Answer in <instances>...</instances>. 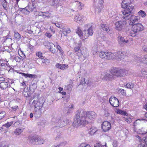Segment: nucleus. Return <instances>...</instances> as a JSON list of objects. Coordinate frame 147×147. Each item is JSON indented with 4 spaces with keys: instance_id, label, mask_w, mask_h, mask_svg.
Returning a JSON list of instances; mask_svg holds the SVG:
<instances>
[{
    "instance_id": "f257e3e1",
    "label": "nucleus",
    "mask_w": 147,
    "mask_h": 147,
    "mask_svg": "<svg viewBox=\"0 0 147 147\" xmlns=\"http://www.w3.org/2000/svg\"><path fill=\"white\" fill-rule=\"evenodd\" d=\"M86 111L83 110L77 113L75 122L77 123L78 126H84L88 123V118L86 117Z\"/></svg>"
},
{
    "instance_id": "f03ea898",
    "label": "nucleus",
    "mask_w": 147,
    "mask_h": 147,
    "mask_svg": "<svg viewBox=\"0 0 147 147\" xmlns=\"http://www.w3.org/2000/svg\"><path fill=\"white\" fill-rule=\"evenodd\" d=\"M53 121H54L56 125V127H62L69 123V120L66 119H61L60 117H57L55 119H53Z\"/></svg>"
},
{
    "instance_id": "7ed1b4c3",
    "label": "nucleus",
    "mask_w": 147,
    "mask_h": 147,
    "mask_svg": "<svg viewBox=\"0 0 147 147\" xmlns=\"http://www.w3.org/2000/svg\"><path fill=\"white\" fill-rule=\"evenodd\" d=\"M144 29V27L142 25L139 23L136 24L132 26L131 31L133 33H131L130 35L132 36H135L136 33L142 31Z\"/></svg>"
},
{
    "instance_id": "20e7f679",
    "label": "nucleus",
    "mask_w": 147,
    "mask_h": 147,
    "mask_svg": "<svg viewBox=\"0 0 147 147\" xmlns=\"http://www.w3.org/2000/svg\"><path fill=\"white\" fill-rule=\"evenodd\" d=\"M134 8V6L129 7L128 9H125L122 11V17L125 20H128L131 18L132 15L131 14Z\"/></svg>"
},
{
    "instance_id": "39448f33",
    "label": "nucleus",
    "mask_w": 147,
    "mask_h": 147,
    "mask_svg": "<svg viewBox=\"0 0 147 147\" xmlns=\"http://www.w3.org/2000/svg\"><path fill=\"white\" fill-rule=\"evenodd\" d=\"M111 73L112 75L114 76L118 77H124L127 73L126 71L123 69L119 70L114 69L111 70Z\"/></svg>"
},
{
    "instance_id": "423d86ee",
    "label": "nucleus",
    "mask_w": 147,
    "mask_h": 147,
    "mask_svg": "<svg viewBox=\"0 0 147 147\" xmlns=\"http://www.w3.org/2000/svg\"><path fill=\"white\" fill-rule=\"evenodd\" d=\"M127 22L125 20H120L116 22L115 25V29L119 31L123 30L125 27Z\"/></svg>"
},
{
    "instance_id": "0eeeda50",
    "label": "nucleus",
    "mask_w": 147,
    "mask_h": 147,
    "mask_svg": "<svg viewBox=\"0 0 147 147\" xmlns=\"http://www.w3.org/2000/svg\"><path fill=\"white\" fill-rule=\"evenodd\" d=\"M87 32L86 30H84L82 32L79 27H78L76 32L77 34H78L80 38L83 40L87 38L88 37V34H87Z\"/></svg>"
},
{
    "instance_id": "6e6552de",
    "label": "nucleus",
    "mask_w": 147,
    "mask_h": 147,
    "mask_svg": "<svg viewBox=\"0 0 147 147\" xmlns=\"http://www.w3.org/2000/svg\"><path fill=\"white\" fill-rule=\"evenodd\" d=\"M115 59H119L123 58L125 56H126V52L123 50H119L116 52L114 53Z\"/></svg>"
},
{
    "instance_id": "1a4fd4ad",
    "label": "nucleus",
    "mask_w": 147,
    "mask_h": 147,
    "mask_svg": "<svg viewBox=\"0 0 147 147\" xmlns=\"http://www.w3.org/2000/svg\"><path fill=\"white\" fill-rule=\"evenodd\" d=\"M109 101L111 105L114 107H117L119 106V101L115 97L111 96L109 98Z\"/></svg>"
},
{
    "instance_id": "9d476101",
    "label": "nucleus",
    "mask_w": 147,
    "mask_h": 147,
    "mask_svg": "<svg viewBox=\"0 0 147 147\" xmlns=\"http://www.w3.org/2000/svg\"><path fill=\"white\" fill-rule=\"evenodd\" d=\"M139 22L140 19L138 16L132 15L129 19V24L130 25L133 26Z\"/></svg>"
},
{
    "instance_id": "9b49d317",
    "label": "nucleus",
    "mask_w": 147,
    "mask_h": 147,
    "mask_svg": "<svg viewBox=\"0 0 147 147\" xmlns=\"http://www.w3.org/2000/svg\"><path fill=\"white\" fill-rule=\"evenodd\" d=\"M86 117H87L88 120L89 119L92 120H93L96 119L97 117L96 113L94 111H86Z\"/></svg>"
},
{
    "instance_id": "f8f14e48",
    "label": "nucleus",
    "mask_w": 147,
    "mask_h": 147,
    "mask_svg": "<svg viewBox=\"0 0 147 147\" xmlns=\"http://www.w3.org/2000/svg\"><path fill=\"white\" fill-rule=\"evenodd\" d=\"M111 127V124L108 121H105L103 122L102 125V128L104 132L109 131Z\"/></svg>"
},
{
    "instance_id": "ddd939ff",
    "label": "nucleus",
    "mask_w": 147,
    "mask_h": 147,
    "mask_svg": "<svg viewBox=\"0 0 147 147\" xmlns=\"http://www.w3.org/2000/svg\"><path fill=\"white\" fill-rule=\"evenodd\" d=\"M48 3L49 5L56 8L60 5L59 0H50L48 1Z\"/></svg>"
},
{
    "instance_id": "4468645a",
    "label": "nucleus",
    "mask_w": 147,
    "mask_h": 147,
    "mask_svg": "<svg viewBox=\"0 0 147 147\" xmlns=\"http://www.w3.org/2000/svg\"><path fill=\"white\" fill-rule=\"evenodd\" d=\"M81 46V44H79L78 46L76 47H74V50L76 54L79 57L81 56L82 55H83L84 57H87L88 55V54L87 53H86V54H84V55H83L81 53V51L80 49V47Z\"/></svg>"
},
{
    "instance_id": "2eb2a0df",
    "label": "nucleus",
    "mask_w": 147,
    "mask_h": 147,
    "mask_svg": "<svg viewBox=\"0 0 147 147\" xmlns=\"http://www.w3.org/2000/svg\"><path fill=\"white\" fill-rule=\"evenodd\" d=\"M131 0H123L121 3L122 7L128 9L129 7L133 6L131 5Z\"/></svg>"
},
{
    "instance_id": "dca6fc26",
    "label": "nucleus",
    "mask_w": 147,
    "mask_h": 147,
    "mask_svg": "<svg viewBox=\"0 0 147 147\" xmlns=\"http://www.w3.org/2000/svg\"><path fill=\"white\" fill-rule=\"evenodd\" d=\"M101 78L102 80L107 81H109L113 79V76L109 74L106 73L104 74L101 76Z\"/></svg>"
},
{
    "instance_id": "f3484780",
    "label": "nucleus",
    "mask_w": 147,
    "mask_h": 147,
    "mask_svg": "<svg viewBox=\"0 0 147 147\" xmlns=\"http://www.w3.org/2000/svg\"><path fill=\"white\" fill-rule=\"evenodd\" d=\"M44 103V102H40L39 101L36 102L34 100L32 102V105L34 106L35 109H42Z\"/></svg>"
},
{
    "instance_id": "a211bd4d",
    "label": "nucleus",
    "mask_w": 147,
    "mask_h": 147,
    "mask_svg": "<svg viewBox=\"0 0 147 147\" xmlns=\"http://www.w3.org/2000/svg\"><path fill=\"white\" fill-rule=\"evenodd\" d=\"M85 27L86 29H88L87 31V34H88V37L89 36H92L93 33L92 26L89 24H88L86 25Z\"/></svg>"
},
{
    "instance_id": "6ab92c4d",
    "label": "nucleus",
    "mask_w": 147,
    "mask_h": 147,
    "mask_svg": "<svg viewBox=\"0 0 147 147\" xmlns=\"http://www.w3.org/2000/svg\"><path fill=\"white\" fill-rule=\"evenodd\" d=\"M84 16L82 15L78 14L75 16L74 20L75 21L80 24L83 21Z\"/></svg>"
},
{
    "instance_id": "aec40b11",
    "label": "nucleus",
    "mask_w": 147,
    "mask_h": 147,
    "mask_svg": "<svg viewBox=\"0 0 147 147\" xmlns=\"http://www.w3.org/2000/svg\"><path fill=\"white\" fill-rule=\"evenodd\" d=\"M42 114V109H34V116L36 117H40Z\"/></svg>"
},
{
    "instance_id": "412c9836",
    "label": "nucleus",
    "mask_w": 147,
    "mask_h": 147,
    "mask_svg": "<svg viewBox=\"0 0 147 147\" xmlns=\"http://www.w3.org/2000/svg\"><path fill=\"white\" fill-rule=\"evenodd\" d=\"M97 131V129L94 127H92L88 130V133L90 135H93Z\"/></svg>"
},
{
    "instance_id": "4be33fe9",
    "label": "nucleus",
    "mask_w": 147,
    "mask_h": 147,
    "mask_svg": "<svg viewBox=\"0 0 147 147\" xmlns=\"http://www.w3.org/2000/svg\"><path fill=\"white\" fill-rule=\"evenodd\" d=\"M74 4L76 6V7H77V9L79 10H81L82 7L84 6V4L83 3L78 1H75Z\"/></svg>"
},
{
    "instance_id": "5701e85b",
    "label": "nucleus",
    "mask_w": 147,
    "mask_h": 147,
    "mask_svg": "<svg viewBox=\"0 0 147 147\" xmlns=\"http://www.w3.org/2000/svg\"><path fill=\"white\" fill-rule=\"evenodd\" d=\"M106 59L110 60L115 59L114 53H112L111 52L106 51Z\"/></svg>"
},
{
    "instance_id": "b1692460",
    "label": "nucleus",
    "mask_w": 147,
    "mask_h": 147,
    "mask_svg": "<svg viewBox=\"0 0 147 147\" xmlns=\"http://www.w3.org/2000/svg\"><path fill=\"white\" fill-rule=\"evenodd\" d=\"M8 80H6L4 82H0L1 88L4 90L7 88L8 86Z\"/></svg>"
},
{
    "instance_id": "393cba45",
    "label": "nucleus",
    "mask_w": 147,
    "mask_h": 147,
    "mask_svg": "<svg viewBox=\"0 0 147 147\" xmlns=\"http://www.w3.org/2000/svg\"><path fill=\"white\" fill-rule=\"evenodd\" d=\"M36 136H30L28 137V139L29 142L31 143L35 144V140L36 139Z\"/></svg>"
},
{
    "instance_id": "a878e982",
    "label": "nucleus",
    "mask_w": 147,
    "mask_h": 147,
    "mask_svg": "<svg viewBox=\"0 0 147 147\" xmlns=\"http://www.w3.org/2000/svg\"><path fill=\"white\" fill-rule=\"evenodd\" d=\"M109 27V25L108 24H102L101 25V27L102 29L107 33L110 31Z\"/></svg>"
},
{
    "instance_id": "bb28decb",
    "label": "nucleus",
    "mask_w": 147,
    "mask_h": 147,
    "mask_svg": "<svg viewBox=\"0 0 147 147\" xmlns=\"http://www.w3.org/2000/svg\"><path fill=\"white\" fill-rule=\"evenodd\" d=\"M106 52L101 51L98 52V55L99 57L103 59H106Z\"/></svg>"
},
{
    "instance_id": "cd10ccee",
    "label": "nucleus",
    "mask_w": 147,
    "mask_h": 147,
    "mask_svg": "<svg viewBox=\"0 0 147 147\" xmlns=\"http://www.w3.org/2000/svg\"><path fill=\"white\" fill-rule=\"evenodd\" d=\"M36 140H37V141L36 142V143H35V144L36 145L41 144L44 142V140L40 137L36 136Z\"/></svg>"
},
{
    "instance_id": "c85d7f7f",
    "label": "nucleus",
    "mask_w": 147,
    "mask_h": 147,
    "mask_svg": "<svg viewBox=\"0 0 147 147\" xmlns=\"http://www.w3.org/2000/svg\"><path fill=\"white\" fill-rule=\"evenodd\" d=\"M20 74H22V76H24L26 78L28 77L30 78H34L36 76V75H33L32 74H26L22 73H21Z\"/></svg>"
},
{
    "instance_id": "c756f323",
    "label": "nucleus",
    "mask_w": 147,
    "mask_h": 147,
    "mask_svg": "<svg viewBox=\"0 0 147 147\" xmlns=\"http://www.w3.org/2000/svg\"><path fill=\"white\" fill-rule=\"evenodd\" d=\"M118 41L119 44H126V40H125L123 37L120 36L118 37Z\"/></svg>"
},
{
    "instance_id": "7c9ffc66",
    "label": "nucleus",
    "mask_w": 147,
    "mask_h": 147,
    "mask_svg": "<svg viewBox=\"0 0 147 147\" xmlns=\"http://www.w3.org/2000/svg\"><path fill=\"white\" fill-rule=\"evenodd\" d=\"M23 95L26 97H28L30 96V92L27 89H24L23 91Z\"/></svg>"
},
{
    "instance_id": "2f4dec72",
    "label": "nucleus",
    "mask_w": 147,
    "mask_h": 147,
    "mask_svg": "<svg viewBox=\"0 0 147 147\" xmlns=\"http://www.w3.org/2000/svg\"><path fill=\"white\" fill-rule=\"evenodd\" d=\"M23 131V129L22 128H16L15 130L14 133L16 136L19 135Z\"/></svg>"
},
{
    "instance_id": "473e14b6",
    "label": "nucleus",
    "mask_w": 147,
    "mask_h": 147,
    "mask_svg": "<svg viewBox=\"0 0 147 147\" xmlns=\"http://www.w3.org/2000/svg\"><path fill=\"white\" fill-rule=\"evenodd\" d=\"M115 112L116 113L122 115H127L128 114L125 111H123L121 109H116Z\"/></svg>"
},
{
    "instance_id": "72a5a7b5",
    "label": "nucleus",
    "mask_w": 147,
    "mask_h": 147,
    "mask_svg": "<svg viewBox=\"0 0 147 147\" xmlns=\"http://www.w3.org/2000/svg\"><path fill=\"white\" fill-rule=\"evenodd\" d=\"M14 33L15 38L17 40H19L21 38L20 34L16 31H15L14 32Z\"/></svg>"
},
{
    "instance_id": "f704fd0d",
    "label": "nucleus",
    "mask_w": 147,
    "mask_h": 147,
    "mask_svg": "<svg viewBox=\"0 0 147 147\" xmlns=\"http://www.w3.org/2000/svg\"><path fill=\"white\" fill-rule=\"evenodd\" d=\"M126 116V117H123V119L127 123H130L132 122L131 118L127 116V115Z\"/></svg>"
},
{
    "instance_id": "c9c22d12",
    "label": "nucleus",
    "mask_w": 147,
    "mask_h": 147,
    "mask_svg": "<svg viewBox=\"0 0 147 147\" xmlns=\"http://www.w3.org/2000/svg\"><path fill=\"white\" fill-rule=\"evenodd\" d=\"M138 14L141 17L144 18L146 16V14L145 12L143 11L140 10L138 12Z\"/></svg>"
},
{
    "instance_id": "e433bc0d",
    "label": "nucleus",
    "mask_w": 147,
    "mask_h": 147,
    "mask_svg": "<svg viewBox=\"0 0 147 147\" xmlns=\"http://www.w3.org/2000/svg\"><path fill=\"white\" fill-rule=\"evenodd\" d=\"M97 46L93 47L92 48V52L93 55H95L96 53H98V49Z\"/></svg>"
},
{
    "instance_id": "4c0bfd02",
    "label": "nucleus",
    "mask_w": 147,
    "mask_h": 147,
    "mask_svg": "<svg viewBox=\"0 0 147 147\" xmlns=\"http://www.w3.org/2000/svg\"><path fill=\"white\" fill-rule=\"evenodd\" d=\"M19 11L26 14H28L30 13V12L27 10L25 8H20Z\"/></svg>"
},
{
    "instance_id": "58836bf2",
    "label": "nucleus",
    "mask_w": 147,
    "mask_h": 147,
    "mask_svg": "<svg viewBox=\"0 0 147 147\" xmlns=\"http://www.w3.org/2000/svg\"><path fill=\"white\" fill-rule=\"evenodd\" d=\"M134 83L131 82L127 83L125 85V86L127 88L131 89L132 88L134 87Z\"/></svg>"
},
{
    "instance_id": "ea45409f",
    "label": "nucleus",
    "mask_w": 147,
    "mask_h": 147,
    "mask_svg": "<svg viewBox=\"0 0 147 147\" xmlns=\"http://www.w3.org/2000/svg\"><path fill=\"white\" fill-rule=\"evenodd\" d=\"M146 120L144 119H141L136 120L134 122V128H136V126L137 124H139L140 123L139 122V121H146Z\"/></svg>"
},
{
    "instance_id": "a19ab883",
    "label": "nucleus",
    "mask_w": 147,
    "mask_h": 147,
    "mask_svg": "<svg viewBox=\"0 0 147 147\" xmlns=\"http://www.w3.org/2000/svg\"><path fill=\"white\" fill-rule=\"evenodd\" d=\"M127 44L129 46L132 45L133 44V40L132 38L126 40V44Z\"/></svg>"
},
{
    "instance_id": "79ce46f5",
    "label": "nucleus",
    "mask_w": 147,
    "mask_h": 147,
    "mask_svg": "<svg viewBox=\"0 0 147 147\" xmlns=\"http://www.w3.org/2000/svg\"><path fill=\"white\" fill-rule=\"evenodd\" d=\"M36 55L40 58L42 59L44 58V57L42 56V52L40 51L36 52Z\"/></svg>"
},
{
    "instance_id": "37998d69",
    "label": "nucleus",
    "mask_w": 147,
    "mask_h": 147,
    "mask_svg": "<svg viewBox=\"0 0 147 147\" xmlns=\"http://www.w3.org/2000/svg\"><path fill=\"white\" fill-rule=\"evenodd\" d=\"M68 65L66 64H61L60 66V69L62 70H64L68 68Z\"/></svg>"
},
{
    "instance_id": "c03bdc74",
    "label": "nucleus",
    "mask_w": 147,
    "mask_h": 147,
    "mask_svg": "<svg viewBox=\"0 0 147 147\" xmlns=\"http://www.w3.org/2000/svg\"><path fill=\"white\" fill-rule=\"evenodd\" d=\"M13 124L12 121L8 122L7 123L3 125V126H4L6 127H9L11 126Z\"/></svg>"
},
{
    "instance_id": "a18cd8bd",
    "label": "nucleus",
    "mask_w": 147,
    "mask_h": 147,
    "mask_svg": "<svg viewBox=\"0 0 147 147\" xmlns=\"http://www.w3.org/2000/svg\"><path fill=\"white\" fill-rule=\"evenodd\" d=\"M119 92H120L123 95H125L126 94L125 91L122 89H119L118 90Z\"/></svg>"
},
{
    "instance_id": "49530a36",
    "label": "nucleus",
    "mask_w": 147,
    "mask_h": 147,
    "mask_svg": "<svg viewBox=\"0 0 147 147\" xmlns=\"http://www.w3.org/2000/svg\"><path fill=\"white\" fill-rule=\"evenodd\" d=\"M5 111H2L0 113V119H1L5 115Z\"/></svg>"
},
{
    "instance_id": "de8ad7c7",
    "label": "nucleus",
    "mask_w": 147,
    "mask_h": 147,
    "mask_svg": "<svg viewBox=\"0 0 147 147\" xmlns=\"http://www.w3.org/2000/svg\"><path fill=\"white\" fill-rule=\"evenodd\" d=\"M94 147H107L106 145L102 146L100 143H97L94 145Z\"/></svg>"
},
{
    "instance_id": "09e8293b",
    "label": "nucleus",
    "mask_w": 147,
    "mask_h": 147,
    "mask_svg": "<svg viewBox=\"0 0 147 147\" xmlns=\"http://www.w3.org/2000/svg\"><path fill=\"white\" fill-rule=\"evenodd\" d=\"M74 105H70L68 108V111L67 112V113H69L70 111H71L73 109Z\"/></svg>"
},
{
    "instance_id": "8fccbe9b",
    "label": "nucleus",
    "mask_w": 147,
    "mask_h": 147,
    "mask_svg": "<svg viewBox=\"0 0 147 147\" xmlns=\"http://www.w3.org/2000/svg\"><path fill=\"white\" fill-rule=\"evenodd\" d=\"M113 147H117L118 145L117 142L115 140L113 141L112 144Z\"/></svg>"
},
{
    "instance_id": "3c124183",
    "label": "nucleus",
    "mask_w": 147,
    "mask_h": 147,
    "mask_svg": "<svg viewBox=\"0 0 147 147\" xmlns=\"http://www.w3.org/2000/svg\"><path fill=\"white\" fill-rule=\"evenodd\" d=\"M147 57L146 56H145L143 57V58H142V59L141 60L144 63H147V61L146 60Z\"/></svg>"
},
{
    "instance_id": "603ef678",
    "label": "nucleus",
    "mask_w": 147,
    "mask_h": 147,
    "mask_svg": "<svg viewBox=\"0 0 147 147\" xmlns=\"http://www.w3.org/2000/svg\"><path fill=\"white\" fill-rule=\"evenodd\" d=\"M63 32H65L66 33H69L70 32V29L69 28H67V29H63Z\"/></svg>"
},
{
    "instance_id": "864d4df0",
    "label": "nucleus",
    "mask_w": 147,
    "mask_h": 147,
    "mask_svg": "<svg viewBox=\"0 0 147 147\" xmlns=\"http://www.w3.org/2000/svg\"><path fill=\"white\" fill-rule=\"evenodd\" d=\"M10 108H11L12 110L11 111H16V109L18 108L17 106H13L12 107H10Z\"/></svg>"
},
{
    "instance_id": "5fc2aeb1",
    "label": "nucleus",
    "mask_w": 147,
    "mask_h": 147,
    "mask_svg": "<svg viewBox=\"0 0 147 147\" xmlns=\"http://www.w3.org/2000/svg\"><path fill=\"white\" fill-rule=\"evenodd\" d=\"M15 60L18 62H20L21 60V59L18 56L16 57L15 58Z\"/></svg>"
},
{
    "instance_id": "6e6d98bb",
    "label": "nucleus",
    "mask_w": 147,
    "mask_h": 147,
    "mask_svg": "<svg viewBox=\"0 0 147 147\" xmlns=\"http://www.w3.org/2000/svg\"><path fill=\"white\" fill-rule=\"evenodd\" d=\"M103 6H100V5H98V7H97V9H98V13H100L102 9H103Z\"/></svg>"
},
{
    "instance_id": "4d7b16f0",
    "label": "nucleus",
    "mask_w": 147,
    "mask_h": 147,
    "mask_svg": "<svg viewBox=\"0 0 147 147\" xmlns=\"http://www.w3.org/2000/svg\"><path fill=\"white\" fill-rule=\"evenodd\" d=\"M46 36L48 38H50L52 36L51 34L49 32H47L45 33Z\"/></svg>"
},
{
    "instance_id": "13d9d810",
    "label": "nucleus",
    "mask_w": 147,
    "mask_h": 147,
    "mask_svg": "<svg viewBox=\"0 0 147 147\" xmlns=\"http://www.w3.org/2000/svg\"><path fill=\"white\" fill-rule=\"evenodd\" d=\"M141 73H142V76H143L144 77L145 76H144V75H146V74L147 73V72H146V70L144 69H142V70L141 71Z\"/></svg>"
},
{
    "instance_id": "bf43d9fd",
    "label": "nucleus",
    "mask_w": 147,
    "mask_h": 147,
    "mask_svg": "<svg viewBox=\"0 0 147 147\" xmlns=\"http://www.w3.org/2000/svg\"><path fill=\"white\" fill-rule=\"evenodd\" d=\"M42 63L45 64H47L49 63V61L47 59H45L42 61Z\"/></svg>"
},
{
    "instance_id": "052dcab7",
    "label": "nucleus",
    "mask_w": 147,
    "mask_h": 147,
    "mask_svg": "<svg viewBox=\"0 0 147 147\" xmlns=\"http://www.w3.org/2000/svg\"><path fill=\"white\" fill-rule=\"evenodd\" d=\"M104 3V1L103 0H99L98 1V4H99L100 6H103V3Z\"/></svg>"
},
{
    "instance_id": "680f3d73",
    "label": "nucleus",
    "mask_w": 147,
    "mask_h": 147,
    "mask_svg": "<svg viewBox=\"0 0 147 147\" xmlns=\"http://www.w3.org/2000/svg\"><path fill=\"white\" fill-rule=\"evenodd\" d=\"M50 50L53 53H55L56 52V50L55 49L52 48L51 47L50 48Z\"/></svg>"
},
{
    "instance_id": "e2e57ef3",
    "label": "nucleus",
    "mask_w": 147,
    "mask_h": 147,
    "mask_svg": "<svg viewBox=\"0 0 147 147\" xmlns=\"http://www.w3.org/2000/svg\"><path fill=\"white\" fill-rule=\"evenodd\" d=\"M7 80L5 78L1 77H0V81L1 82H4V81Z\"/></svg>"
},
{
    "instance_id": "0e129e2a",
    "label": "nucleus",
    "mask_w": 147,
    "mask_h": 147,
    "mask_svg": "<svg viewBox=\"0 0 147 147\" xmlns=\"http://www.w3.org/2000/svg\"><path fill=\"white\" fill-rule=\"evenodd\" d=\"M142 49L144 51L146 52L147 51V46L146 45L142 47Z\"/></svg>"
},
{
    "instance_id": "69168bd1",
    "label": "nucleus",
    "mask_w": 147,
    "mask_h": 147,
    "mask_svg": "<svg viewBox=\"0 0 147 147\" xmlns=\"http://www.w3.org/2000/svg\"><path fill=\"white\" fill-rule=\"evenodd\" d=\"M71 86L70 84L67 85L66 86V87L67 88V90H71Z\"/></svg>"
},
{
    "instance_id": "338daca9",
    "label": "nucleus",
    "mask_w": 147,
    "mask_h": 147,
    "mask_svg": "<svg viewBox=\"0 0 147 147\" xmlns=\"http://www.w3.org/2000/svg\"><path fill=\"white\" fill-rule=\"evenodd\" d=\"M86 144L85 143H82L80 145V147H86Z\"/></svg>"
},
{
    "instance_id": "774afa93",
    "label": "nucleus",
    "mask_w": 147,
    "mask_h": 147,
    "mask_svg": "<svg viewBox=\"0 0 147 147\" xmlns=\"http://www.w3.org/2000/svg\"><path fill=\"white\" fill-rule=\"evenodd\" d=\"M138 147H146L144 144H139L138 146Z\"/></svg>"
}]
</instances>
